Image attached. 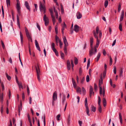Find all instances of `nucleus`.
Masks as SVG:
<instances>
[{"instance_id": "obj_1", "label": "nucleus", "mask_w": 126, "mask_h": 126, "mask_svg": "<svg viewBox=\"0 0 126 126\" xmlns=\"http://www.w3.org/2000/svg\"><path fill=\"white\" fill-rule=\"evenodd\" d=\"M35 67L38 79L39 81L40 82L41 81V79H40V75H41V73L38 64L37 65V66H35Z\"/></svg>"}, {"instance_id": "obj_2", "label": "nucleus", "mask_w": 126, "mask_h": 126, "mask_svg": "<svg viewBox=\"0 0 126 126\" xmlns=\"http://www.w3.org/2000/svg\"><path fill=\"white\" fill-rule=\"evenodd\" d=\"M43 2L42 3L41 2H40L39 4V9L40 11L41 12H43V10H45L46 9L45 7V0H43Z\"/></svg>"}, {"instance_id": "obj_3", "label": "nucleus", "mask_w": 126, "mask_h": 126, "mask_svg": "<svg viewBox=\"0 0 126 126\" xmlns=\"http://www.w3.org/2000/svg\"><path fill=\"white\" fill-rule=\"evenodd\" d=\"M20 4L19 0H17V4H16V8L17 9V12L19 15H20Z\"/></svg>"}, {"instance_id": "obj_4", "label": "nucleus", "mask_w": 126, "mask_h": 126, "mask_svg": "<svg viewBox=\"0 0 126 126\" xmlns=\"http://www.w3.org/2000/svg\"><path fill=\"white\" fill-rule=\"evenodd\" d=\"M101 101V100L100 98V97L99 96L98 98V104L99 106L98 110L100 113L101 112L102 110L101 107L100 105Z\"/></svg>"}, {"instance_id": "obj_5", "label": "nucleus", "mask_w": 126, "mask_h": 126, "mask_svg": "<svg viewBox=\"0 0 126 126\" xmlns=\"http://www.w3.org/2000/svg\"><path fill=\"white\" fill-rule=\"evenodd\" d=\"M43 20L45 22V24L46 26L48 25L49 23V19L47 17L46 15L45 14L43 17Z\"/></svg>"}, {"instance_id": "obj_6", "label": "nucleus", "mask_w": 126, "mask_h": 126, "mask_svg": "<svg viewBox=\"0 0 126 126\" xmlns=\"http://www.w3.org/2000/svg\"><path fill=\"white\" fill-rule=\"evenodd\" d=\"M89 94L90 97H91L92 94L94 95V92H93V89L91 86H90Z\"/></svg>"}, {"instance_id": "obj_7", "label": "nucleus", "mask_w": 126, "mask_h": 126, "mask_svg": "<svg viewBox=\"0 0 126 126\" xmlns=\"http://www.w3.org/2000/svg\"><path fill=\"white\" fill-rule=\"evenodd\" d=\"M102 84H101V82H100V81L99 80V81L98 86L99 88V94L100 95L102 94V88L101 86V85Z\"/></svg>"}, {"instance_id": "obj_8", "label": "nucleus", "mask_w": 126, "mask_h": 126, "mask_svg": "<svg viewBox=\"0 0 126 126\" xmlns=\"http://www.w3.org/2000/svg\"><path fill=\"white\" fill-rule=\"evenodd\" d=\"M53 101H56L57 98V92L55 91L53 93L52 96Z\"/></svg>"}, {"instance_id": "obj_9", "label": "nucleus", "mask_w": 126, "mask_h": 126, "mask_svg": "<svg viewBox=\"0 0 126 126\" xmlns=\"http://www.w3.org/2000/svg\"><path fill=\"white\" fill-rule=\"evenodd\" d=\"M63 42L64 44V46H68V43L67 41L66 38L65 36L63 38Z\"/></svg>"}, {"instance_id": "obj_10", "label": "nucleus", "mask_w": 126, "mask_h": 126, "mask_svg": "<svg viewBox=\"0 0 126 126\" xmlns=\"http://www.w3.org/2000/svg\"><path fill=\"white\" fill-rule=\"evenodd\" d=\"M67 69L68 70H69L70 69L71 65L70 61L69 60H67Z\"/></svg>"}, {"instance_id": "obj_11", "label": "nucleus", "mask_w": 126, "mask_h": 126, "mask_svg": "<svg viewBox=\"0 0 126 126\" xmlns=\"http://www.w3.org/2000/svg\"><path fill=\"white\" fill-rule=\"evenodd\" d=\"M91 47V49L90 50L89 52V55L90 56H91L93 55L94 54V49L92 47Z\"/></svg>"}, {"instance_id": "obj_12", "label": "nucleus", "mask_w": 126, "mask_h": 126, "mask_svg": "<svg viewBox=\"0 0 126 126\" xmlns=\"http://www.w3.org/2000/svg\"><path fill=\"white\" fill-rule=\"evenodd\" d=\"M25 5L26 8L29 10V11H30V8L29 5V3L27 1L25 2Z\"/></svg>"}, {"instance_id": "obj_13", "label": "nucleus", "mask_w": 126, "mask_h": 126, "mask_svg": "<svg viewBox=\"0 0 126 126\" xmlns=\"http://www.w3.org/2000/svg\"><path fill=\"white\" fill-rule=\"evenodd\" d=\"M35 45L37 49L39 51H40V47L39 46V45L38 43V42L36 40H35Z\"/></svg>"}, {"instance_id": "obj_14", "label": "nucleus", "mask_w": 126, "mask_h": 126, "mask_svg": "<svg viewBox=\"0 0 126 126\" xmlns=\"http://www.w3.org/2000/svg\"><path fill=\"white\" fill-rule=\"evenodd\" d=\"M79 29V27L77 25H75L74 26V30L76 32H77Z\"/></svg>"}, {"instance_id": "obj_15", "label": "nucleus", "mask_w": 126, "mask_h": 126, "mask_svg": "<svg viewBox=\"0 0 126 126\" xmlns=\"http://www.w3.org/2000/svg\"><path fill=\"white\" fill-rule=\"evenodd\" d=\"M76 16L77 18L78 19H80L82 17V15L79 12H78L76 14Z\"/></svg>"}, {"instance_id": "obj_16", "label": "nucleus", "mask_w": 126, "mask_h": 126, "mask_svg": "<svg viewBox=\"0 0 126 126\" xmlns=\"http://www.w3.org/2000/svg\"><path fill=\"white\" fill-rule=\"evenodd\" d=\"M65 100L66 96L65 95L63 94V95L62 99V104L63 105H64Z\"/></svg>"}, {"instance_id": "obj_17", "label": "nucleus", "mask_w": 126, "mask_h": 126, "mask_svg": "<svg viewBox=\"0 0 126 126\" xmlns=\"http://www.w3.org/2000/svg\"><path fill=\"white\" fill-rule=\"evenodd\" d=\"M101 55V54L100 52L98 53L96 58L95 59V60L96 62H98V61Z\"/></svg>"}, {"instance_id": "obj_18", "label": "nucleus", "mask_w": 126, "mask_h": 126, "mask_svg": "<svg viewBox=\"0 0 126 126\" xmlns=\"http://www.w3.org/2000/svg\"><path fill=\"white\" fill-rule=\"evenodd\" d=\"M124 12L123 11H122L121 12V15L120 16V22L121 21H122L123 20V18H124Z\"/></svg>"}, {"instance_id": "obj_19", "label": "nucleus", "mask_w": 126, "mask_h": 126, "mask_svg": "<svg viewBox=\"0 0 126 126\" xmlns=\"http://www.w3.org/2000/svg\"><path fill=\"white\" fill-rule=\"evenodd\" d=\"M51 16L52 18V20L53 24V25H54L56 22L55 18L54 15L52 16L51 15Z\"/></svg>"}, {"instance_id": "obj_20", "label": "nucleus", "mask_w": 126, "mask_h": 126, "mask_svg": "<svg viewBox=\"0 0 126 126\" xmlns=\"http://www.w3.org/2000/svg\"><path fill=\"white\" fill-rule=\"evenodd\" d=\"M119 72H120V77H123V69L121 68L120 69V70H119Z\"/></svg>"}, {"instance_id": "obj_21", "label": "nucleus", "mask_w": 126, "mask_h": 126, "mask_svg": "<svg viewBox=\"0 0 126 126\" xmlns=\"http://www.w3.org/2000/svg\"><path fill=\"white\" fill-rule=\"evenodd\" d=\"M55 40L56 41V44L57 46L58 45V42L59 43V41H61L59 39V38L56 35L55 36Z\"/></svg>"}, {"instance_id": "obj_22", "label": "nucleus", "mask_w": 126, "mask_h": 126, "mask_svg": "<svg viewBox=\"0 0 126 126\" xmlns=\"http://www.w3.org/2000/svg\"><path fill=\"white\" fill-rule=\"evenodd\" d=\"M93 38L92 37H91L90 38V44L91 47H93Z\"/></svg>"}, {"instance_id": "obj_23", "label": "nucleus", "mask_w": 126, "mask_h": 126, "mask_svg": "<svg viewBox=\"0 0 126 126\" xmlns=\"http://www.w3.org/2000/svg\"><path fill=\"white\" fill-rule=\"evenodd\" d=\"M26 36L28 40L29 41H31L32 42V39L31 36L30 35V34L27 35Z\"/></svg>"}, {"instance_id": "obj_24", "label": "nucleus", "mask_w": 126, "mask_h": 126, "mask_svg": "<svg viewBox=\"0 0 126 126\" xmlns=\"http://www.w3.org/2000/svg\"><path fill=\"white\" fill-rule=\"evenodd\" d=\"M103 103L104 107H105L107 103L106 100L104 98L103 99Z\"/></svg>"}, {"instance_id": "obj_25", "label": "nucleus", "mask_w": 126, "mask_h": 126, "mask_svg": "<svg viewBox=\"0 0 126 126\" xmlns=\"http://www.w3.org/2000/svg\"><path fill=\"white\" fill-rule=\"evenodd\" d=\"M52 50L55 53L56 55L57 56H58V52L56 50V49L55 48L54 49H53Z\"/></svg>"}, {"instance_id": "obj_26", "label": "nucleus", "mask_w": 126, "mask_h": 126, "mask_svg": "<svg viewBox=\"0 0 126 126\" xmlns=\"http://www.w3.org/2000/svg\"><path fill=\"white\" fill-rule=\"evenodd\" d=\"M85 107L86 108V110L87 114L88 116H89L90 115L89 114V108H88V107Z\"/></svg>"}, {"instance_id": "obj_27", "label": "nucleus", "mask_w": 126, "mask_h": 126, "mask_svg": "<svg viewBox=\"0 0 126 126\" xmlns=\"http://www.w3.org/2000/svg\"><path fill=\"white\" fill-rule=\"evenodd\" d=\"M119 119L121 124L122 123V116L120 113H119Z\"/></svg>"}, {"instance_id": "obj_28", "label": "nucleus", "mask_w": 126, "mask_h": 126, "mask_svg": "<svg viewBox=\"0 0 126 126\" xmlns=\"http://www.w3.org/2000/svg\"><path fill=\"white\" fill-rule=\"evenodd\" d=\"M72 83L74 87L75 88L76 87V85L75 81L73 78H72Z\"/></svg>"}, {"instance_id": "obj_29", "label": "nucleus", "mask_w": 126, "mask_h": 126, "mask_svg": "<svg viewBox=\"0 0 126 126\" xmlns=\"http://www.w3.org/2000/svg\"><path fill=\"white\" fill-rule=\"evenodd\" d=\"M17 25L18 26H20V24L19 21V17L18 15L17 16Z\"/></svg>"}, {"instance_id": "obj_30", "label": "nucleus", "mask_w": 126, "mask_h": 126, "mask_svg": "<svg viewBox=\"0 0 126 126\" xmlns=\"http://www.w3.org/2000/svg\"><path fill=\"white\" fill-rule=\"evenodd\" d=\"M77 92L79 93L80 94H81V91L80 88L79 87H78L77 89Z\"/></svg>"}, {"instance_id": "obj_31", "label": "nucleus", "mask_w": 126, "mask_h": 126, "mask_svg": "<svg viewBox=\"0 0 126 126\" xmlns=\"http://www.w3.org/2000/svg\"><path fill=\"white\" fill-rule=\"evenodd\" d=\"M97 41L96 44V45L95 46V47H98L99 45V40H98V39H96Z\"/></svg>"}, {"instance_id": "obj_32", "label": "nucleus", "mask_w": 126, "mask_h": 126, "mask_svg": "<svg viewBox=\"0 0 126 126\" xmlns=\"http://www.w3.org/2000/svg\"><path fill=\"white\" fill-rule=\"evenodd\" d=\"M17 84H18V85L19 89V90H21V88L22 89H23V86L21 83H19V82H18V83H17Z\"/></svg>"}, {"instance_id": "obj_33", "label": "nucleus", "mask_w": 126, "mask_h": 126, "mask_svg": "<svg viewBox=\"0 0 126 126\" xmlns=\"http://www.w3.org/2000/svg\"><path fill=\"white\" fill-rule=\"evenodd\" d=\"M82 94L83 95H84L86 94V91L83 87L82 88Z\"/></svg>"}, {"instance_id": "obj_34", "label": "nucleus", "mask_w": 126, "mask_h": 126, "mask_svg": "<svg viewBox=\"0 0 126 126\" xmlns=\"http://www.w3.org/2000/svg\"><path fill=\"white\" fill-rule=\"evenodd\" d=\"M108 0H106L104 2V6L105 8H106L108 5Z\"/></svg>"}, {"instance_id": "obj_35", "label": "nucleus", "mask_w": 126, "mask_h": 126, "mask_svg": "<svg viewBox=\"0 0 126 126\" xmlns=\"http://www.w3.org/2000/svg\"><path fill=\"white\" fill-rule=\"evenodd\" d=\"M85 107H88V103L87 98L86 97L85 98Z\"/></svg>"}, {"instance_id": "obj_36", "label": "nucleus", "mask_w": 126, "mask_h": 126, "mask_svg": "<svg viewBox=\"0 0 126 126\" xmlns=\"http://www.w3.org/2000/svg\"><path fill=\"white\" fill-rule=\"evenodd\" d=\"M93 33L94 36L95 38H96V39H98V37L97 35V34L95 32V31H94Z\"/></svg>"}, {"instance_id": "obj_37", "label": "nucleus", "mask_w": 126, "mask_h": 126, "mask_svg": "<svg viewBox=\"0 0 126 126\" xmlns=\"http://www.w3.org/2000/svg\"><path fill=\"white\" fill-rule=\"evenodd\" d=\"M5 74L6 75V77L9 80H10L11 79V77L8 76L7 73H5Z\"/></svg>"}, {"instance_id": "obj_38", "label": "nucleus", "mask_w": 126, "mask_h": 126, "mask_svg": "<svg viewBox=\"0 0 126 126\" xmlns=\"http://www.w3.org/2000/svg\"><path fill=\"white\" fill-rule=\"evenodd\" d=\"M74 63L76 65L78 63V59L75 57H74Z\"/></svg>"}, {"instance_id": "obj_39", "label": "nucleus", "mask_w": 126, "mask_h": 126, "mask_svg": "<svg viewBox=\"0 0 126 126\" xmlns=\"http://www.w3.org/2000/svg\"><path fill=\"white\" fill-rule=\"evenodd\" d=\"M91 109V110L92 111H93L94 112L95 111L96 108L95 107L93 106H92Z\"/></svg>"}, {"instance_id": "obj_40", "label": "nucleus", "mask_w": 126, "mask_h": 126, "mask_svg": "<svg viewBox=\"0 0 126 126\" xmlns=\"http://www.w3.org/2000/svg\"><path fill=\"white\" fill-rule=\"evenodd\" d=\"M20 33L21 42V43H22L23 42V36L21 32H20Z\"/></svg>"}, {"instance_id": "obj_41", "label": "nucleus", "mask_w": 126, "mask_h": 126, "mask_svg": "<svg viewBox=\"0 0 126 126\" xmlns=\"http://www.w3.org/2000/svg\"><path fill=\"white\" fill-rule=\"evenodd\" d=\"M90 63V59H89L87 63V68L88 69V68L89 67Z\"/></svg>"}, {"instance_id": "obj_42", "label": "nucleus", "mask_w": 126, "mask_h": 126, "mask_svg": "<svg viewBox=\"0 0 126 126\" xmlns=\"http://www.w3.org/2000/svg\"><path fill=\"white\" fill-rule=\"evenodd\" d=\"M119 29L120 30L122 31V25L121 23H120L119 26Z\"/></svg>"}, {"instance_id": "obj_43", "label": "nucleus", "mask_w": 126, "mask_h": 126, "mask_svg": "<svg viewBox=\"0 0 126 126\" xmlns=\"http://www.w3.org/2000/svg\"><path fill=\"white\" fill-rule=\"evenodd\" d=\"M6 3L8 7L10 5V0H6Z\"/></svg>"}, {"instance_id": "obj_44", "label": "nucleus", "mask_w": 126, "mask_h": 126, "mask_svg": "<svg viewBox=\"0 0 126 126\" xmlns=\"http://www.w3.org/2000/svg\"><path fill=\"white\" fill-rule=\"evenodd\" d=\"M60 55L61 58L62 59H63V57L64 56V53L62 52H60Z\"/></svg>"}, {"instance_id": "obj_45", "label": "nucleus", "mask_w": 126, "mask_h": 126, "mask_svg": "<svg viewBox=\"0 0 126 126\" xmlns=\"http://www.w3.org/2000/svg\"><path fill=\"white\" fill-rule=\"evenodd\" d=\"M60 7H61V10L62 13L63 14L64 12V11H63V5H62V4H60Z\"/></svg>"}, {"instance_id": "obj_46", "label": "nucleus", "mask_w": 126, "mask_h": 126, "mask_svg": "<svg viewBox=\"0 0 126 126\" xmlns=\"http://www.w3.org/2000/svg\"><path fill=\"white\" fill-rule=\"evenodd\" d=\"M65 28H66V25L65 24V22H63V25L62 27V30H64Z\"/></svg>"}, {"instance_id": "obj_47", "label": "nucleus", "mask_w": 126, "mask_h": 126, "mask_svg": "<svg viewBox=\"0 0 126 126\" xmlns=\"http://www.w3.org/2000/svg\"><path fill=\"white\" fill-rule=\"evenodd\" d=\"M55 44L54 43H51V48L52 49H54L55 48Z\"/></svg>"}, {"instance_id": "obj_48", "label": "nucleus", "mask_w": 126, "mask_h": 126, "mask_svg": "<svg viewBox=\"0 0 126 126\" xmlns=\"http://www.w3.org/2000/svg\"><path fill=\"white\" fill-rule=\"evenodd\" d=\"M70 115H69L68 116L67 121L68 123H69L70 121Z\"/></svg>"}, {"instance_id": "obj_49", "label": "nucleus", "mask_w": 126, "mask_h": 126, "mask_svg": "<svg viewBox=\"0 0 126 126\" xmlns=\"http://www.w3.org/2000/svg\"><path fill=\"white\" fill-rule=\"evenodd\" d=\"M49 11L50 13L51 16V15L52 16L53 15L52 9H49Z\"/></svg>"}, {"instance_id": "obj_50", "label": "nucleus", "mask_w": 126, "mask_h": 126, "mask_svg": "<svg viewBox=\"0 0 126 126\" xmlns=\"http://www.w3.org/2000/svg\"><path fill=\"white\" fill-rule=\"evenodd\" d=\"M86 81L87 82H88L89 81V77L88 75H87L86 76Z\"/></svg>"}, {"instance_id": "obj_51", "label": "nucleus", "mask_w": 126, "mask_h": 126, "mask_svg": "<svg viewBox=\"0 0 126 126\" xmlns=\"http://www.w3.org/2000/svg\"><path fill=\"white\" fill-rule=\"evenodd\" d=\"M59 43L60 44V48H62V47L63 44L61 41H59Z\"/></svg>"}, {"instance_id": "obj_52", "label": "nucleus", "mask_w": 126, "mask_h": 126, "mask_svg": "<svg viewBox=\"0 0 126 126\" xmlns=\"http://www.w3.org/2000/svg\"><path fill=\"white\" fill-rule=\"evenodd\" d=\"M112 59L111 57H110V65H112Z\"/></svg>"}, {"instance_id": "obj_53", "label": "nucleus", "mask_w": 126, "mask_h": 126, "mask_svg": "<svg viewBox=\"0 0 126 126\" xmlns=\"http://www.w3.org/2000/svg\"><path fill=\"white\" fill-rule=\"evenodd\" d=\"M36 26L37 28H38V30L40 31L41 30V28L39 26V25L37 23H36Z\"/></svg>"}, {"instance_id": "obj_54", "label": "nucleus", "mask_w": 126, "mask_h": 126, "mask_svg": "<svg viewBox=\"0 0 126 126\" xmlns=\"http://www.w3.org/2000/svg\"><path fill=\"white\" fill-rule=\"evenodd\" d=\"M99 28L97 26L96 28V33L97 34H98V32H99Z\"/></svg>"}, {"instance_id": "obj_55", "label": "nucleus", "mask_w": 126, "mask_h": 126, "mask_svg": "<svg viewBox=\"0 0 126 126\" xmlns=\"http://www.w3.org/2000/svg\"><path fill=\"white\" fill-rule=\"evenodd\" d=\"M1 85L2 88V90L3 91L4 90V87L3 83V82H1Z\"/></svg>"}, {"instance_id": "obj_56", "label": "nucleus", "mask_w": 126, "mask_h": 126, "mask_svg": "<svg viewBox=\"0 0 126 126\" xmlns=\"http://www.w3.org/2000/svg\"><path fill=\"white\" fill-rule=\"evenodd\" d=\"M97 47H95L94 48V54H95L97 52V49L96 48H97Z\"/></svg>"}, {"instance_id": "obj_57", "label": "nucleus", "mask_w": 126, "mask_h": 126, "mask_svg": "<svg viewBox=\"0 0 126 126\" xmlns=\"http://www.w3.org/2000/svg\"><path fill=\"white\" fill-rule=\"evenodd\" d=\"M21 110L20 109V107L19 106L18 107V115L19 116L20 114V110Z\"/></svg>"}, {"instance_id": "obj_58", "label": "nucleus", "mask_w": 126, "mask_h": 126, "mask_svg": "<svg viewBox=\"0 0 126 126\" xmlns=\"http://www.w3.org/2000/svg\"><path fill=\"white\" fill-rule=\"evenodd\" d=\"M121 5L120 4H119L118 6V11L119 12L121 10Z\"/></svg>"}, {"instance_id": "obj_59", "label": "nucleus", "mask_w": 126, "mask_h": 126, "mask_svg": "<svg viewBox=\"0 0 126 126\" xmlns=\"http://www.w3.org/2000/svg\"><path fill=\"white\" fill-rule=\"evenodd\" d=\"M113 67V72L114 74H115L116 73V69L115 67Z\"/></svg>"}, {"instance_id": "obj_60", "label": "nucleus", "mask_w": 126, "mask_h": 126, "mask_svg": "<svg viewBox=\"0 0 126 126\" xmlns=\"http://www.w3.org/2000/svg\"><path fill=\"white\" fill-rule=\"evenodd\" d=\"M25 99V95L24 93H22V100H24Z\"/></svg>"}, {"instance_id": "obj_61", "label": "nucleus", "mask_w": 126, "mask_h": 126, "mask_svg": "<svg viewBox=\"0 0 126 126\" xmlns=\"http://www.w3.org/2000/svg\"><path fill=\"white\" fill-rule=\"evenodd\" d=\"M103 53L104 56H105L106 55V52L105 49H104L103 50Z\"/></svg>"}, {"instance_id": "obj_62", "label": "nucleus", "mask_w": 126, "mask_h": 126, "mask_svg": "<svg viewBox=\"0 0 126 126\" xmlns=\"http://www.w3.org/2000/svg\"><path fill=\"white\" fill-rule=\"evenodd\" d=\"M60 114H58L57 116V119L58 121H59L60 120L59 118L60 117Z\"/></svg>"}, {"instance_id": "obj_63", "label": "nucleus", "mask_w": 126, "mask_h": 126, "mask_svg": "<svg viewBox=\"0 0 126 126\" xmlns=\"http://www.w3.org/2000/svg\"><path fill=\"white\" fill-rule=\"evenodd\" d=\"M1 42L3 48L4 49L5 48V46L4 43L2 41H1Z\"/></svg>"}, {"instance_id": "obj_64", "label": "nucleus", "mask_w": 126, "mask_h": 126, "mask_svg": "<svg viewBox=\"0 0 126 126\" xmlns=\"http://www.w3.org/2000/svg\"><path fill=\"white\" fill-rule=\"evenodd\" d=\"M0 111L1 114L2 113L3 111V107L2 106H1V108Z\"/></svg>"}]
</instances>
